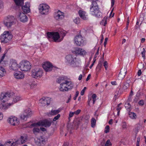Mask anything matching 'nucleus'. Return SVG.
I'll use <instances>...</instances> for the list:
<instances>
[{"mask_svg":"<svg viewBox=\"0 0 146 146\" xmlns=\"http://www.w3.org/2000/svg\"><path fill=\"white\" fill-rule=\"evenodd\" d=\"M66 59L68 64L73 67L79 66V63L76 60V57L74 55H68L66 57Z\"/></svg>","mask_w":146,"mask_h":146,"instance_id":"f257e3e1","label":"nucleus"},{"mask_svg":"<svg viewBox=\"0 0 146 146\" xmlns=\"http://www.w3.org/2000/svg\"><path fill=\"white\" fill-rule=\"evenodd\" d=\"M74 86L72 82L67 80L64 83L60 84L59 90L62 92L68 91L69 90L72 89Z\"/></svg>","mask_w":146,"mask_h":146,"instance_id":"f03ea898","label":"nucleus"},{"mask_svg":"<svg viewBox=\"0 0 146 146\" xmlns=\"http://www.w3.org/2000/svg\"><path fill=\"white\" fill-rule=\"evenodd\" d=\"M47 38L50 41L56 42L60 38L58 32H48L46 33Z\"/></svg>","mask_w":146,"mask_h":146,"instance_id":"7ed1b4c3","label":"nucleus"},{"mask_svg":"<svg viewBox=\"0 0 146 146\" xmlns=\"http://www.w3.org/2000/svg\"><path fill=\"white\" fill-rule=\"evenodd\" d=\"M52 122V121H50L48 119H45L42 121H39L36 123H33L31 124V125L33 127L39 126L47 127H50Z\"/></svg>","mask_w":146,"mask_h":146,"instance_id":"20e7f679","label":"nucleus"},{"mask_svg":"<svg viewBox=\"0 0 146 146\" xmlns=\"http://www.w3.org/2000/svg\"><path fill=\"white\" fill-rule=\"evenodd\" d=\"M20 64L19 68L22 71H27L31 68V64L28 61L24 60L21 62Z\"/></svg>","mask_w":146,"mask_h":146,"instance_id":"39448f33","label":"nucleus"},{"mask_svg":"<svg viewBox=\"0 0 146 146\" xmlns=\"http://www.w3.org/2000/svg\"><path fill=\"white\" fill-rule=\"evenodd\" d=\"M15 20V18L14 17L12 16H8L4 21L5 25L7 28H10L14 24Z\"/></svg>","mask_w":146,"mask_h":146,"instance_id":"423d86ee","label":"nucleus"},{"mask_svg":"<svg viewBox=\"0 0 146 146\" xmlns=\"http://www.w3.org/2000/svg\"><path fill=\"white\" fill-rule=\"evenodd\" d=\"M49 8V7L48 5L42 4L39 6V11L41 14L46 15L48 14Z\"/></svg>","mask_w":146,"mask_h":146,"instance_id":"0eeeda50","label":"nucleus"},{"mask_svg":"<svg viewBox=\"0 0 146 146\" xmlns=\"http://www.w3.org/2000/svg\"><path fill=\"white\" fill-rule=\"evenodd\" d=\"M42 70L39 68L34 69L32 72V76L35 78H40L42 76Z\"/></svg>","mask_w":146,"mask_h":146,"instance_id":"6e6552de","label":"nucleus"},{"mask_svg":"<svg viewBox=\"0 0 146 146\" xmlns=\"http://www.w3.org/2000/svg\"><path fill=\"white\" fill-rule=\"evenodd\" d=\"M32 114V113L30 109H27L25 110L23 113L21 115V118L22 120L26 121L28 118L31 117Z\"/></svg>","mask_w":146,"mask_h":146,"instance_id":"1a4fd4ad","label":"nucleus"},{"mask_svg":"<svg viewBox=\"0 0 146 146\" xmlns=\"http://www.w3.org/2000/svg\"><path fill=\"white\" fill-rule=\"evenodd\" d=\"M12 36L8 31L4 32L1 36V38L5 42L7 43L10 41L12 38Z\"/></svg>","mask_w":146,"mask_h":146,"instance_id":"9d476101","label":"nucleus"},{"mask_svg":"<svg viewBox=\"0 0 146 146\" xmlns=\"http://www.w3.org/2000/svg\"><path fill=\"white\" fill-rule=\"evenodd\" d=\"M75 42L76 44L79 46H83L84 44V38L81 35H78L76 36Z\"/></svg>","mask_w":146,"mask_h":146,"instance_id":"9b49d317","label":"nucleus"},{"mask_svg":"<svg viewBox=\"0 0 146 146\" xmlns=\"http://www.w3.org/2000/svg\"><path fill=\"white\" fill-rule=\"evenodd\" d=\"M54 17L56 20L60 21L62 20L64 18V13L60 10H58L57 11L54 13Z\"/></svg>","mask_w":146,"mask_h":146,"instance_id":"f8f14e48","label":"nucleus"},{"mask_svg":"<svg viewBox=\"0 0 146 146\" xmlns=\"http://www.w3.org/2000/svg\"><path fill=\"white\" fill-rule=\"evenodd\" d=\"M13 93L12 92H7L5 94L1 93V96L0 97V100H4L3 102H5L6 100H7L11 96H12Z\"/></svg>","mask_w":146,"mask_h":146,"instance_id":"ddd939ff","label":"nucleus"},{"mask_svg":"<svg viewBox=\"0 0 146 146\" xmlns=\"http://www.w3.org/2000/svg\"><path fill=\"white\" fill-rule=\"evenodd\" d=\"M28 136L27 135L23 134L21 136L20 138L17 141H16V143L17 144H22L25 143L27 141Z\"/></svg>","mask_w":146,"mask_h":146,"instance_id":"4468645a","label":"nucleus"},{"mask_svg":"<svg viewBox=\"0 0 146 146\" xmlns=\"http://www.w3.org/2000/svg\"><path fill=\"white\" fill-rule=\"evenodd\" d=\"M72 52L73 53L82 56H84L86 53V51L83 49L78 47L74 48V50H72Z\"/></svg>","mask_w":146,"mask_h":146,"instance_id":"2eb2a0df","label":"nucleus"},{"mask_svg":"<svg viewBox=\"0 0 146 146\" xmlns=\"http://www.w3.org/2000/svg\"><path fill=\"white\" fill-rule=\"evenodd\" d=\"M8 122H9L11 125H16L19 123V121L17 118L15 117L11 116L8 119Z\"/></svg>","mask_w":146,"mask_h":146,"instance_id":"dca6fc26","label":"nucleus"},{"mask_svg":"<svg viewBox=\"0 0 146 146\" xmlns=\"http://www.w3.org/2000/svg\"><path fill=\"white\" fill-rule=\"evenodd\" d=\"M48 141L47 138L44 136L40 137L38 139H37V142L36 144L39 145L41 144L45 145L47 142Z\"/></svg>","mask_w":146,"mask_h":146,"instance_id":"f3484780","label":"nucleus"},{"mask_svg":"<svg viewBox=\"0 0 146 146\" xmlns=\"http://www.w3.org/2000/svg\"><path fill=\"white\" fill-rule=\"evenodd\" d=\"M42 67L46 72H49L52 70L53 68L52 64L49 62H46L42 65Z\"/></svg>","mask_w":146,"mask_h":146,"instance_id":"a211bd4d","label":"nucleus"},{"mask_svg":"<svg viewBox=\"0 0 146 146\" xmlns=\"http://www.w3.org/2000/svg\"><path fill=\"white\" fill-rule=\"evenodd\" d=\"M39 103L42 106H44L46 105H48L50 103V100L48 98L43 97L39 100Z\"/></svg>","mask_w":146,"mask_h":146,"instance_id":"6ab92c4d","label":"nucleus"},{"mask_svg":"<svg viewBox=\"0 0 146 146\" xmlns=\"http://www.w3.org/2000/svg\"><path fill=\"white\" fill-rule=\"evenodd\" d=\"M19 66L18 64L15 60L12 61L11 62L9 66L10 69L15 70H17Z\"/></svg>","mask_w":146,"mask_h":146,"instance_id":"aec40b11","label":"nucleus"},{"mask_svg":"<svg viewBox=\"0 0 146 146\" xmlns=\"http://www.w3.org/2000/svg\"><path fill=\"white\" fill-rule=\"evenodd\" d=\"M22 9L25 13H28L30 12L29 3L28 2L26 3L25 5L22 6Z\"/></svg>","mask_w":146,"mask_h":146,"instance_id":"412c9836","label":"nucleus"},{"mask_svg":"<svg viewBox=\"0 0 146 146\" xmlns=\"http://www.w3.org/2000/svg\"><path fill=\"white\" fill-rule=\"evenodd\" d=\"M20 21L25 23L27 21L28 18L26 15L24 13H21L19 16Z\"/></svg>","mask_w":146,"mask_h":146,"instance_id":"4be33fe9","label":"nucleus"},{"mask_svg":"<svg viewBox=\"0 0 146 146\" xmlns=\"http://www.w3.org/2000/svg\"><path fill=\"white\" fill-rule=\"evenodd\" d=\"M14 76L15 78L18 79H22L24 77V74L20 72H15L14 74Z\"/></svg>","mask_w":146,"mask_h":146,"instance_id":"5701e85b","label":"nucleus"},{"mask_svg":"<svg viewBox=\"0 0 146 146\" xmlns=\"http://www.w3.org/2000/svg\"><path fill=\"white\" fill-rule=\"evenodd\" d=\"M67 80L65 76H60L57 78L56 82L58 84H62L64 83Z\"/></svg>","mask_w":146,"mask_h":146,"instance_id":"b1692460","label":"nucleus"},{"mask_svg":"<svg viewBox=\"0 0 146 146\" xmlns=\"http://www.w3.org/2000/svg\"><path fill=\"white\" fill-rule=\"evenodd\" d=\"M78 14L80 17L82 19L86 20L87 19L85 15L86 13L85 11L80 10L78 11Z\"/></svg>","mask_w":146,"mask_h":146,"instance_id":"393cba45","label":"nucleus"},{"mask_svg":"<svg viewBox=\"0 0 146 146\" xmlns=\"http://www.w3.org/2000/svg\"><path fill=\"white\" fill-rule=\"evenodd\" d=\"M129 79L127 80L126 82L124 83L123 86V88L124 90H126L129 86V83L130 82Z\"/></svg>","mask_w":146,"mask_h":146,"instance_id":"a878e982","label":"nucleus"},{"mask_svg":"<svg viewBox=\"0 0 146 146\" xmlns=\"http://www.w3.org/2000/svg\"><path fill=\"white\" fill-rule=\"evenodd\" d=\"M60 111V110L58 109L57 110H52L51 111L48 113V115H55L58 114Z\"/></svg>","mask_w":146,"mask_h":146,"instance_id":"bb28decb","label":"nucleus"},{"mask_svg":"<svg viewBox=\"0 0 146 146\" xmlns=\"http://www.w3.org/2000/svg\"><path fill=\"white\" fill-rule=\"evenodd\" d=\"M24 0H14L17 5L22 6L24 3Z\"/></svg>","mask_w":146,"mask_h":146,"instance_id":"cd10ccee","label":"nucleus"},{"mask_svg":"<svg viewBox=\"0 0 146 146\" xmlns=\"http://www.w3.org/2000/svg\"><path fill=\"white\" fill-rule=\"evenodd\" d=\"M6 74V71L2 67L0 66V77H3Z\"/></svg>","mask_w":146,"mask_h":146,"instance_id":"c85d7f7f","label":"nucleus"},{"mask_svg":"<svg viewBox=\"0 0 146 146\" xmlns=\"http://www.w3.org/2000/svg\"><path fill=\"white\" fill-rule=\"evenodd\" d=\"M22 100V98L19 96H15L13 98V102L14 103H16L17 102Z\"/></svg>","mask_w":146,"mask_h":146,"instance_id":"c756f323","label":"nucleus"},{"mask_svg":"<svg viewBox=\"0 0 146 146\" xmlns=\"http://www.w3.org/2000/svg\"><path fill=\"white\" fill-rule=\"evenodd\" d=\"M15 143V141L14 142H13L12 143L9 141L5 143V146H15L17 145Z\"/></svg>","mask_w":146,"mask_h":146,"instance_id":"7c9ffc66","label":"nucleus"},{"mask_svg":"<svg viewBox=\"0 0 146 146\" xmlns=\"http://www.w3.org/2000/svg\"><path fill=\"white\" fill-rule=\"evenodd\" d=\"M96 120L94 117H92L91 120V126L92 128L95 127L96 125Z\"/></svg>","mask_w":146,"mask_h":146,"instance_id":"2f4dec72","label":"nucleus"},{"mask_svg":"<svg viewBox=\"0 0 146 146\" xmlns=\"http://www.w3.org/2000/svg\"><path fill=\"white\" fill-rule=\"evenodd\" d=\"M129 117L132 119H135L136 118V114L134 112H129Z\"/></svg>","mask_w":146,"mask_h":146,"instance_id":"473e14b6","label":"nucleus"},{"mask_svg":"<svg viewBox=\"0 0 146 146\" xmlns=\"http://www.w3.org/2000/svg\"><path fill=\"white\" fill-rule=\"evenodd\" d=\"M108 18V17L107 16H105L103 19L102 20L101 23H102V25H104V26H105L107 24V21Z\"/></svg>","mask_w":146,"mask_h":146,"instance_id":"72a5a7b5","label":"nucleus"},{"mask_svg":"<svg viewBox=\"0 0 146 146\" xmlns=\"http://www.w3.org/2000/svg\"><path fill=\"white\" fill-rule=\"evenodd\" d=\"M127 72V70L126 67H124L123 68H122L121 69V70L120 73L125 75L126 73Z\"/></svg>","mask_w":146,"mask_h":146,"instance_id":"f704fd0d","label":"nucleus"},{"mask_svg":"<svg viewBox=\"0 0 146 146\" xmlns=\"http://www.w3.org/2000/svg\"><path fill=\"white\" fill-rule=\"evenodd\" d=\"M125 75L123 74L119 73L118 75V78L119 80H122L125 77Z\"/></svg>","mask_w":146,"mask_h":146,"instance_id":"c9c22d12","label":"nucleus"},{"mask_svg":"<svg viewBox=\"0 0 146 146\" xmlns=\"http://www.w3.org/2000/svg\"><path fill=\"white\" fill-rule=\"evenodd\" d=\"M112 143L110 139H108L106 142L104 146H111Z\"/></svg>","mask_w":146,"mask_h":146,"instance_id":"e433bc0d","label":"nucleus"},{"mask_svg":"<svg viewBox=\"0 0 146 146\" xmlns=\"http://www.w3.org/2000/svg\"><path fill=\"white\" fill-rule=\"evenodd\" d=\"M40 131L39 128L36 127H34L33 130V131L34 133L36 134V133H38Z\"/></svg>","mask_w":146,"mask_h":146,"instance_id":"4c0bfd02","label":"nucleus"},{"mask_svg":"<svg viewBox=\"0 0 146 146\" xmlns=\"http://www.w3.org/2000/svg\"><path fill=\"white\" fill-rule=\"evenodd\" d=\"M125 108L127 110H129L131 108V105L129 103H125Z\"/></svg>","mask_w":146,"mask_h":146,"instance_id":"58836bf2","label":"nucleus"},{"mask_svg":"<svg viewBox=\"0 0 146 146\" xmlns=\"http://www.w3.org/2000/svg\"><path fill=\"white\" fill-rule=\"evenodd\" d=\"M80 21V19L79 17H77L76 19L74 20V22L76 24H79Z\"/></svg>","mask_w":146,"mask_h":146,"instance_id":"ea45409f","label":"nucleus"},{"mask_svg":"<svg viewBox=\"0 0 146 146\" xmlns=\"http://www.w3.org/2000/svg\"><path fill=\"white\" fill-rule=\"evenodd\" d=\"M103 66L105 68V70H107L108 68V63L106 61H105L103 63Z\"/></svg>","mask_w":146,"mask_h":146,"instance_id":"a19ab883","label":"nucleus"},{"mask_svg":"<svg viewBox=\"0 0 146 146\" xmlns=\"http://www.w3.org/2000/svg\"><path fill=\"white\" fill-rule=\"evenodd\" d=\"M143 51L141 52L142 56V57H143L144 59L145 58V48H143Z\"/></svg>","mask_w":146,"mask_h":146,"instance_id":"79ce46f5","label":"nucleus"},{"mask_svg":"<svg viewBox=\"0 0 146 146\" xmlns=\"http://www.w3.org/2000/svg\"><path fill=\"white\" fill-rule=\"evenodd\" d=\"M96 95L95 94H93L92 96V98L93 99V104H94L95 101L96 100Z\"/></svg>","mask_w":146,"mask_h":146,"instance_id":"37998d69","label":"nucleus"},{"mask_svg":"<svg viewBox=\"0 0 146 146\" xmlns=\"http://www.w3.org/2000/svg\"><path fill=\"white\" fill-rule=\"evenodd\" d=\"M110 131V127L108 125H107L105 128L104 131L105 133H107L109 132Z\"/></svg>","mask_w":146,"mask_h":146,"instance_id":"c03bdc74","label":"nucleus"},{"mask_svg":"<svg viewBox=\"0 0 146 146\" xmlns=\"http://www.w3.org/2000/svg\"><path fill=\"white\" fill-rule=\"evenodd\" d=\"M60 117V115L59 114H58L56 116H55L53 119V121H56Z\"/></svg>","mask_w":146,"mask_h":146,"instance_id":"a18cd8bd","label":"nucleus"},{"mask_svg":"<svg viewBox=\"0 0 146 146\" xmlns=\"http://www.w3.org/2000/svg\"><path fill=\"white\" fill-rule=\"evenodd\" d=\"M74 114V112H70L69 115L68 117V119L69 120H70V118L72 117Z\"/></svg>","mask_w":146,"mask_h":146,"instance_id":"49530a36","label":"nucleus"},{"mask_svg":"<svg viewBox=\"0 0 146 146\" xmlns=\"http://www.w3.org/2000/svg\"><path fill=\"white\" fill-rule=\"evenodd\" d=\"M61 35H62V36L64 37L66 35V32L64 31H61L60 32Z\"/></svg>","mask_w":146,"mask_h":146,"instance_id":"de8ad7c7","label":"nucleus"},{"mask_svg":"<svg viewBox=\"0 0 146 146\" xmlns=\"http://www.w3.org/2000/svg\"><path fill=\"white\" fill-rule=\"evenodd\" d=\"M81 110H78L74 112V114H76V115H78L81 112Z\"/></svg>","mask_w":146,"mask_h":146,"instance_id":"09e8293b","label":"nucleus"},{"mask_svg":"<svg viewBox=\"0 0 146 146\" xmlns=\"http://www.w3.org/2000/svg\"><path fill=\"white\" fill-rule=\"evenodd\" d=\"M96 70L97 72H99L100 71V66L99 65V64H98L96 68Z\"/></svg>","mask_w":146,"mask_h":146,"instance_id":"8fccbe9b","label":"nucleus"},{"mask_svg":"<svg viewBox=\"0 0 146 146\" xmlns=\"http://www.w3.org/2000/svg\"><path fill=\"white\" fill-rule=\"evenodd\" d=\"M139 104L140 105L143 106L144 104V101L142 100H140L139 102Z\"/></svg>","mask_w":146,"mask_h":146,"instance_id":"3c124183","label":"nucleus"},{"mask_svg":"<svg viewBox=\"0 0 146 146\" xmlns=\"http://www.w3.org/2000/svg\"><path fill=\"white\" fill-rule=\"evenodd\" d=\"M5 54H4L3 56L2 57L1 59L0 60V63H1L2 61H3L5 57Z\"/></svg>","mask_w":146,"mask_h":146,"instance_id":"603ef678","label":"nucleus"},{"mask_svg":"<svg viewBox=\"0 0 146 146\" xmlns=\"http://www.w3.org/2000/svg\"><path fill=\"white\" fill-rule=\"evenodd\" d=\"M108 38L107 37H106L105 38L104 42V46L105 47L106 46V45L107 44V42L108 40Z\"/></svg>","mask_w":146,"mask_h":146,"instance_id":"864d4df0","label":"nucleus"},{"mask_svg":"<svg viewBox=\"0 0 146 146\" xmlns=\"http://www.w3.org/2000/svg\"><path fill=\"white\" fill-rule=\"evenodd\" d=\"M126 127V124L125 122H124L122 123V127L123 128H125Z\"/></svg>","mask_w":146,"mask_h":146,"instance_id":"5fc2aeb1","label":"nucleus"},{"mask_svg":"<svg viewBox=\"0 0 146 146\" xmlns=\"http://www.w3.org/2000/svg\"><path fill=\"white\" fill-rule=\"evenodd\" d=\"M141 74V70H139L137 72V75L138 76H140Z\"/></svg>","mask_w":146,"mask_h":146,"instance_id":"6e6d98bb","label":"nucleus"},{"mask_svg":"<svg viewBox=\"0 0 146 146\" xmlns=\"http://www.w3.org/2000/svg\"><path fill=\"white\" fill-rule=\"evenodd\" d=\"M115 1L114 0H111V6L112 7L113 6L114 3Z\"/></svg>","mask_w":146,"mask_h":146,"instance_id":"4d7b16f0","label":"nucleus"},{"mask_svg":"<svg viewBox=\"0 0 146 146\" xmlns=\"http://www.w3.org/2000/svg\"><path fill=\"white\" fill-rule=\"evenodd\" d=\"M71 94H70V95L69 97L68 98V101L66 102L67 103H68V102H69L70 101V100H71Z\"/></svg>","mask_w":146,"mask_h":146,"instance_id":"13d9d810","label":"nucleus"},{"mask_svg":"<svg viewBox=\"0 0 146 146\" xmlns=\"http://www.w3.org/2000/svg\"><path fill=\"white\" fill-rule=\"evenodd\" d=\"M90 76H91V75H90V74H89L88 75L87 78L86 79V81H87L90 79Z\"/></svg>","mask_w":146,"mask_h":146,"instance_id":"bf43d9fd","label":"nucleus"},{"mask_svg":"<svg viewBox=\"0 0 146 146\" xmlns=\"http://www.w3.org/2000/svg\"><path fill=\"white\" fill-rule=\"evenodd\" d=\"M112 12H111V13H110V16L109 17L111 18V17H113V16L114 15V13H113L112 15L111 16V15H112Z\"/></svg>","mask_w":146,"mask_h":146,"instance_id":"052dcab7","label":"nucleus"},{"mask_svg":"<svg viewBox=\"0 0 146 146\" xmlns=\"http://www.w3.org/2000/svg\"><path fill=\"white\" fill-rule=\"evenodd\" d=\"M111 83L112 85H115L117 84L116 82L115 81L111 82Z\"/></svg>","mask_w":146,"mask_h":146,"instance_id":"680f3d73","label":"nucleus"},{"mask_svg":"<svg viewBox=\"0 0 146 146\" xmlns=\"http://www.w3.org/2000/svg\"><path fill=\"white\" fill-rule=\"evenodd\" d=\"M3 6L2 2L1 1H0V9Z\"/></svg>","mask_w":146,"mask_h":146,"instance_id":"e2e57ef3","label":"nucleus"},{"mask_svg":"<svg viewBox=\"0 0 146 146\" xmlns=\"http://www.w3.org/2000/svg\"><path fill=\"white\" fill-rule=\"evenodd\" d=\"M82 74H80L79 76V78H78V80H81L82 79Z\"/></svg>","mask_w":146,"mask_h":146,"instance_id":"0e129e2a","label":"nucleus"},{"mask_svg":"<svg viewBox=\"0 0 146 146\" xmlns=\"http://www.w3.org/2000/svg\"><path fill=\"white\" fill-rule=\"evenodd\" d=\"M85 91L84 90H82L80 93V94L82 96L83 95Z\"/></svg>","mask_w":146,"mask_h":146,"instance_id":"69168bd1","label":"nucleus"},{"mask_svg":"<svg viewBox=\"0 0 146 146\" xmlns=\"http://www.w3.org/2000/svg\"><path fill=\"white\" fill-rule=\"evenodd\" d=\"M121 108L120 107H119V105H118L117 106V107L116 108V110L117 111H120V110H121Z\"/></svg>","mask_w":146,"mask_h":146,"instance_id":"338daca9","label":"nucleus"},{"mask_svg":"<svg viewBox=\"0 0 146 146\" xmlns=\"http://www.w3.org/2000/svg\"><path fill=\"white\" fill-rule=\"evenodd\" d=\"M112 121L113 120L112 119H110L109 121V124H111L112 123Z\"/></svg>","mask_w":146,"mask_h":146,"instance_id":"774afa93","label":"nucleus"}]
</instances>
